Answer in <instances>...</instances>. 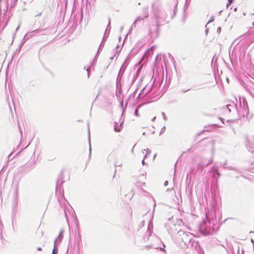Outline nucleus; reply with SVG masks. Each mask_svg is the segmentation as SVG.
I'll use <instances>...</instances> for the list:
<instances>
[{"mask_svg":"<svg viewBox=\"0 0 254 254\" xmlns=\"http://www.w3.org/2000/svg\"><path fill=\"white\" fill-rule=\"evenodd\" d=\"M123 121L121 119H119L117 121H116L114 125L115 130L117 132L120 131L123 128Z\"/></svg>","mask_w":254,"mask_h":254,"instance_id":"f257e3e1","label":"nucleus"},{"mask_svg":"<svg viewBox=\"0 0 254 254\" xmlns=\"http://www.w3.org/2000/svg\"><path fill=\"white\" fill-rule=\"evenodd\" d=\"M154 19H155V22L156 23L157 28L159 29V28L160 26V21H159V17L156 15H155Z\"/></svg>","mask_w":254,"mask_h":254,"instance_id":"f03ea898","label":"nucleus"},{"mask_svg":"<svg viewBox=\"0 0 254 254\" xmlns=\"http://www.w3.org/2000/svg\"><path fill=\"white\" fill-rule=\"evenodd\" d=\"M58 249L56 248H54L53 250L52 254H57L58 253Z\"/></svg>","mask_w":254,"mask_h":254,"instance_id":"7ed1b4c3","label":"nucleus"},{"mask_svg":"<svg viewBox=\"0 0 254 254\" xmlns=\"http://www.w3.org/2000/svg\"><path fill=\"white\" fill-rule=\"evenodd\" d=\"M148 118H149V119L151 121H154L155 120V119H156V117L155 116H153V117H152V116L149 117Z\"/></svg>","mask_w":254,"mask_h":254,"instance_id":"20e7f679","label":"nucleus"},{"mask_svg":"<svg viewBox=\"0 0 254 254\" xmlns=\"http://www.w3.org/2000/svg\"><path fill=\"white\" fill-rule=\"evenodd\" d=\"M148 16V13L147 11H145L144 13V18H146Z\"/></svg>","mask_w":254,"mask_h":254,"instance_id":"39448f33","label":"nucleus"},{"mask_svg":"<svg viewBox=\"0 0 254 254\" xmlns=\"http://www.w3.org/2000/svg\"><path fill=\"white\" fill-rule=\"evenodd\" d=\"M233 1V0H228V3L227 4V5H230L231 4Z\"/></svg>","mask_w":254,"mask_h":254,"instance_id":"423d86ee","label":"nucleus"},{"mask_svg":"<svg viewBox=\"0 0 254 254\" xmlns=\"http://www.w3.org/2000/svg\"><path fill=\"white\" fill-rule=\"evenodd\" d=\"M164 186H168V182L167 181H166L164 182Z\"/></svg>","mask_w":254,"mask_h":254,"instance_id":"0eeeda50","label":"nucleus"},{"mask_svg":"<svg viewBox=\"0 0 254 254\" xmlns=\"http://www.w3.org/2000/svg\"><path fill=\"white\" fill-rule=\"evenodd\" d=\"M37 250L38 251H41L42 249L40 247H39V248H37Z\"/></svg>","mask_w":254,"mask_h":254,"instance_id":"6e6552de","label":"nucleus"}]
</instances>
